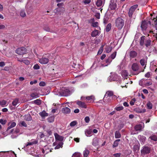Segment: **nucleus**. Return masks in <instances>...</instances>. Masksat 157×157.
I'll list each match as a JSON object with an SVG mask.
<instances>
[{"label": "nucleus", "instance_id": "nucleus-1", "mask_svg": "<svg viewBox=\"0 0 157 157\" xmlns=\"http://www.w3.org/2000/svg\"><path fill=\"white\" fill-rule=\"evenodd\" d=\"M138 6L137 5H135L130 8L128 12V15L131 20L135 19L136 15L135 11Z\"/></svg>", "mask_w": 157, "mask_h": 157}, {"label": "nucleus", "instance_id": "nucleus-2", "mask_svg": "<svg viewBox=\"0 0 157 157\" xmlns=\"http://www.w3.org/2000/svg\"><path fill=\"white\" fill-rule=\"evenodd\" d=\"M140 40V46H142L145 45L146 47H148L150 46L151 41L150 39L147 38L145 36H142Z\"/></svg>", "mask_w": 157, "mask_h": 157}, {"label": "nucleus", "instance_id": "nucleus-3", "mask_svg": "<svg viewBox=\"0 0 157 157\" xmlns=\"http://www.w3.org/2000/svg\"><path fill=\"white\" fill-rule=\"evenodd\" d=\"M124 23V20L121 17H118L115 20V26L119 29H121Z\"/></svg>", "mask_w": 157, "mask_h": 157}, {"label": "nucleus", "instance_id": "nucleus-4", "mask_svg": "<svg viewBox=\"0 0 157 157\" xmlns=\"http://www.w3.org/2000/svg\"><path fill=\"white\" fill-rule=\"evenodd\" d=\"M113 94V93L112 91H107L103 98V101L105 102H108L110 101L111 100V97H112Z\"/></svg>", "mask_w": 157, "mask_h": 157}, {"label": "nucleus", "instance_id": "nucleus-5", "mask_svg": "<svg viewBox=\"0 0 157 157\" xmlns=\"http://www.w3.org/2000/svg\"><path fill=\"white\" fill-rule=\"evenodd\" d=\"M129 145L131 148L133 146V148L134 151H138L139 149L138 142L137 140H132L129 143Z\"/></svg>", "mask_w": 157, "mask_h": 157}, {"label": "nucleus", "instance_id": "nucleus-6", "mask_svg": "<svg viewBox=\"0 0 157 157\" xmlns=\"http://www.w3.org/2000/svg\"><path fill=\"white\" fill-rule=\"evenodd\" d=\"M26 49L24 47L18 48L15 50V52L19 55H22L26 53Z\"/></svg>", "mask_w": 157, "mask_h": 157}, {"label": "nucleus", "instance_id": "nucleus-7", "mask_svg": "<svg viewBox=\"0 0 157 157\" xmlns=\"http://www.w3.org/2000/svg\"><path fill=\"white\" fill-rule=\"evenodd\" d=\"M117 0H111L109 6V8L112 10H115L117 7Z\"/></svg>", "mask_w": 157, "mask_h": 157}, {"label": "nucleus", "instance_id": "nucleus-8", "mask_svg": "<svg viewBox=\"0 0 157 157\" xmlns=\"http://www.w3.org/2000/svg\"><path fill=\"white\" fill-rule=\"evenodd\" d=\"M150 148L149 147L144 146L141 150V153L143 155L149 154L150 152Z\"/></svg>", "mask_w": 157, "mask_h": 157}, {"label": "nucleus", "instance_id": "nucleus-9", "mask_svg": "<svg viewBox=\"0 0 157 157\" xmlns=\"http://www.w3.org/2000/svg\"><path fill=\"white\" fill-rule=\"evenodd\" d=\"M39 62L42 64H46L49 61L48 58H45L44 56H43L39 60Z\"/></svg>", "mask_w": 157, "mask_h": 157}, {"label": "nucleus", "instance_id": "nucleus-10", "mask_svg": "<svg viewBox=\"0 0 157 157\" xmlns=\"http://www.w3.org/2000/svg\"><path fill=\"white\" fill-rule=\"evenodd\" d=\"M118 77L117 74L114 73L109 76L108 78V80L110 81H114L117 80Z\"/></svg>", "mask_w": 157, "mask_h": 157}, {"label": "nucleus", "instance_id": "nucleus-11", "mask_svg": "<svg viewBox=\"0 0 157 157\" xmlns=\"http://www.w3.org/2000/svg\"><path fill=\"white\" fill-rule=\"evenodd\" d=\"M76 104L80 107L82 108H86L87 107L85 103L81 101H78L76 102Z\"/></svg>", "mask_w": 157, "mask_h": 157}, {"label": "nucleus", "instance_id": "nucleus-12", "mask_svg": "<svg viewBox=\"0 0 157 157\" xmlns=\"http://www.w3.org/2000/svg\"><path fill=\"white\" fill-rule=\"evenodd\" d=\"M55 139L56 140H59L60 141H62L63 140L64 137L59 135L57 133H55L54 134Z\"/></svg>", "mask_w": 157, "mask_h": 157}, {"label": "nucleus", "instance_id": "nucleus-13", "mask_svg": "<svg viewBox=\"0 0 157 157\" xmlns=\"http://www.w3.org/2000/svg\"><path fill=\"white\" fill-rule=\"evenodd\" d=\"M62 93L63 95L65 96H67L71 94L70 91L67 89H64L63 90Z\"/></svg>", "mask_w": 157, "mask_h": 157}, {"label": "nucleus", "instance_id": "nucleus-14", "mask_svg": "<svg viewBox=\"0 0 157 157\" xmlns=\"http://www.w3.org/2000/svg\"><path fill=\"white\" fill-rule=\"evenodd\" d=\"M62 112L64 114H68L70 113L71 110L68 107H64L62 109Z\"/></svg>", "mask_w": 157, "mask_h": 157}, {"label": "nucleus", "instance_id": "nucleus-15", "mask_svg": "<svg viewBox=\"0 0 157 157\" xmlns=\"http://www.w3.org/2000/svg\"><path fill=\"white\" fill-rule=\"evenodd\" d=\"M137 55V53L135 51H131L129 52V56L131 58H134Z\"/></svg>", "mask_w": 157, "mask_h": 157}, {"label": "nucleus", "instance_id": "nucleus-16", "mask_svg": "<svg viewBox=\"0 0 157 157\" xmlns=\"http://www.w3.org/2000/svg\"><path fill=\"white\" fill-rule=\"evenodd\" d=\"M139 67L138 64L136 63H134L132 66V69L134 71H136L139 69Z\"/></svg>", "mask_w": 157, "mask_h": 157}, {"label": "nucleus", "instance_id": "nucleus-17", "mask_svg": "<svg viewBox=\"0 0 157 157\" xmlns=\"http://www.w3.org/2000/svg\"><path fill=\"white\" fill-rule=\"evenodd\" d=\"M98 140L97 137L94 138L92 141V144L93 145L96 146L98 145Z\"/></svg>", "mask_w": 157, "mask_h": 157}, {"label": "nucleus", "instance_id": "nucleus-18", "mask_svg": "<svg viewBox=\"0 0 157 157\" xmlns=\"http://www.w3.org/2000/svg\"><path fill=\"white\" fill-rule=\"evenodd\" d=\"M138 138L141 143L143 144H144L146 139V138L145 136L139 135L138 136Z\"/></svg>", "mask_w": 157, "mask_h": 157}, {"label": "nucleus", "instance_id": "nucleus-19", "mask_svg": "<svg viewBox=\"0 0 157 157\" xmlns=\"http://www.w3.org/2000/svg\"><path fill=\"white\" fill-rule=\"evenodd\" d=\"M141 27L143 30H145L147 28V25L145 21L142 22L141 25Z\"/></svg>", "mask_w": 157, "mask_h": 157}, {"label": "nucleus", "instance_id": "nucleus-20", "mask_svg": "<svg viewBox=\"0 0 157 157\" xmlns=\"http://www.w3.org/2000/svg\"><path fill=\"white\" fill-rule=\"evenodd\" d=\"M99 32L97 30H94L91 34V36L92 37H95L97 36L98 35Z\"/></svg>", "mask_w": 157, "mask_h": 157}, {"label": "nucleus", "instance_id": "nucleus-21", "mask_svg": "<svg viewBox=\"0 0 157 157\" xmlns=\"http://www.w3.org/2000/svg\"><path fill=\"white\" fill-rule=\"evenodd\" d=\"M46 147H44V148L42 149L41 151L43 153L47 154L49 152H51V151L49 148H48V151H46Z\"/></svg>", "mask_w": 157, "mask_h": 157}, {"label": "nucleus", "instance_id": "nucleus-22", "mask_svg": "<svg viewBox=\"0 0 157 157\" xmlns=\"http://www.w3.org/2000/svg\"><path fill=\"white\" fill-rule=\"evenodd\" d=\"M39 115L42 117H47L48 116V114L46 113L45 111L44 110L42 112H40Z\"/></svg>", "mask_w": 157, "mask_h": 157}, {"label": "nucleus", "instance_id": "nucleus-23", "mask_svg": "<svg viewBox=\"0 0 157 157\" xmlns=\"http://www.w3.org/2000/svg\"><path fill=\"white\" fill-rule=\"evenodd\" d=\"M63 143L62 142H60L57 144V145L55 147V149H58L60 148H62Z\"/></svg>", "mask_w": 157, "mask_h": 157}, {"label": "nucleus", "instance_id": "nucleus-24", "mask_svg": "<svg viewBox=\"0 0 157 157\" xmlns=\"http://www.w3.org/2000/svg\"><path fill=\"white\" fill-rule=\"evenodd\" d=\"M149 139L151 140L156 141H157V136L154 135H152L150 136Z\"/></svg>", "mask_w": 157, "mask_h": 157}, {"label": "nucleus", "instance_id": "nucleus-25", "mask_svg": "<svg viewBox=\"0 0 157 157\" xmlns=\"http://www.w3.org/2000/svg\"><path fill=\"white\" fill-rule=\"evenodd\" d=\"M103 2L101 0H98L96 3V4L98 7H100L102 6Z\"/></svg>", "mask_w": 157, "mask_h": 157}, {"label": "nucleus", "instance_id": "nucleus-26", "mask_svg": "<svg viewBox=\"0 0 157 157\" xmlns=\"http://www.w3.org/2000/svg\"><path fill=\"white\" fill-rule=\"evenodd\" d=\"M121 75L122 77H126L128 76V73L127 71L123 70L122 72Z\"/></svg>", "mask_w": 157, "mask_h": 157}, {"label": "nucleus", "instance_id": "nucleus-27", "mask_svg": "<svg viewBox=\"0 0 157 157\" xmlns=\"http://www.w3.org/2000/svg\"><path fill=\"white\" fill-rule=\"evenodd\" d=\"M19 124L21 127H27V124L24 121H21L19 122Z\"/></svg>", "mask_w": 157, "mask_h": 157}, {"label": "nucleus", "instance_id": "nucleus-28", "mask_svg": "<svg viewBox=\"0 0 157 157\" xmlns=\"http://www.w3.org/2000/svg\"><path fill=\"white\" fill-rule=\"evenodd\" d=\"M16 123L15 122H13L12 123H11V124L7 128V130H8L11 128L14 127L16 125Z\"/></svg>", "mask_w": 157, "mask_h": 157}, {"label": "nucleus", "instance_id": "nucleus-29", "mask_svg": "<svg viewBox=\"0 0 157 157\" xmlns=\"http://www.w3.org/2000/svg\"><path fill=\"white\" fill-rule=\"evenodd\" d=\"M142 127L141 125H137L135 127V129L136 131H140L142 129Z\"/></svg>", "mask_w": 157, "mask_h": 157}, {"label": "nucleus", "instance_id": "nucleus-30", "mask_svg": "<svg viewBox=\"0 0 157 157\" xmlns=\"http://www.w3.org/2000/svg\"><path fill=\"white\" fill-rule=\"evenodd\" d=\"M115 136L116 138H119L121 137V134L118 131H116L115 132Z\"/></svg>", "mask_w": 157, "mask_h": 157}, {"label": "nucleus", "instance_id": "nucleus-31", "mask_svg": "<svg viewBox=\"0 0 157 157\" xmlns=\"http://www.w3.org/2000/svg\"><path fill=\"white\" fill-rule=\"evenodd\" d=\"M31 97L33 98H36L39 97V94L36 93H33L31 94Z\"/></svg>", "mask_w": 157, "mask_h": 157}, {"label": "nucleus", "instance_id": "nucleus-32", "mask_svg": "<svg viewBox=\"0 0 157 157\" xmlns=\"http://www.w3.org/2000/svg\"><path fill=\"white\" fill-rule=\"evenodd\" d=\"M94 97L93 95H91L89 96H87L86 97V99L88 101H90L91 100H94Z\"/></svg>", "mask_w": 157, "mask_h": 157}, {"label": "nucleus", "instance_id": "nucleus-33", "mask_svg": "<svg viewBox=\"0 0 157 157\" xmlns=\"http://www.w3.org/2000/svg\"><path fill=\"white\" fill-rule=\"evenodd\" d=\"M92 131L90 130H86L85 132V133L87 136H90L92 134Z\"/></svg>", "mask_w": 157, "mask_h": 157}, {"label": "nucleus", "instance_id": "nucleus-34", "mask_svg": "<svg viewBox=\"0 0 157 157\" xmlns=\"http://www.w3.org/2000/svg\"><path fill=\"white\" fill-rule=\"evenodd\" d=\"M89 153V151L88 150L86 149L83 151V154L84 157H87Z\"/></svg>", "mask_w": 157, "mask_h": 157}, {"label": "nucleus", "instance_id": "nucleus-35", "mask_svg": "<svg viewBox=\"0 0 157 157\" xmlns=\"http://www.w3.org/2000/svg\"><path fill=\"white\" fill-rule=\"evenodd\" d=\"M111 28V25L110 23L108 24L105 30L106 32H109L110 31Z\"/></svg>", "mask_w": 157, "mask_h": 157}, {"label": "nucleus", "instance_id": "nucleus-36", "mask_svg": "<svg viewBox=\"0 0 157 157\" xmlns=\"http://www.w3.org/2000/svg\"><path fill=\"white\" fill-rule=\"evenodd\" d=\"M112 60L109 57L106 60V63H107V65H105V66H107L109 65L112 61Z\"/></svg>", "mask_w": 157, "mask_h": 157}, {"label": "nucleus", "instance_id": "nucleus-37", "mask_svg": "<svg viewBox=\"0 0 157 157\" xmlns=\"http://www.w3.org/2000/svg\"><path fill=\"white\" fill-rule=\"evenodd\" d=\"M81 155V154L79 152H75L74 153L72 157H80Z\"/></svg>", "mask_w": 157, "mask_h": 157}, {"label": "nucleus", "instance_id": "nucleus-38", "mask_svg": "<svg viewBox=\"0 0 157 157\" xmlns=\"http://www.w3.org/2000/svg\"><path fill=\"white\" fill-rule=\"evenodd\" d=\"M117 54V52H115L112 53L109 57L112 60L114 59L116 57Z\"/></svg>", "mask_w": 157, "mask_h": 157}, {"label": "nucleus", "instance_id": "nucleus-39", "mask_svg": "<svg viewBox=\"0 0 157 157\" xmlns=\"http://www.w3.org/2000/svg\"><path fill=\"white\" fill-rule=\"evenodd\" d=\"M33 103L37 105H40L41 104V101L40 99H37L33 101Z\"/></svg>", "mask_w": 157, "mask_h": 157}, {"label": "nucleus", "instance_id": "nucleus-40", "mask_svg": "<svg viewBox=\"0 0 157 157\" xmlns=\"http://www.w3.org/2000/svg\"><path fill=\"white\" fill-rule=\"evenodd\" d=\"M18 102V99L17 98L15 99L12 102V105L14 106H15Z\"/></svg>", "mask_w": 157, "mask_h": 157}, {"label": "nucleus", "instance_id": "nucleus-41", "mask_svg": "<svg viewBox=\"0 0 157 157\" xmlns=\"http://www.w3.org/2000/svg\"><path fill=\"white\" fill-rule=\"evenodd\" d=\"M147 108L149 109H151L152 108V105L151 103L149 102L147 104Z\"/></svg>", "mask_w": 157, "mask_h": 157}, {"label": "nucleus", "instance_id": "nucleus-42", "mask_svg": "<svg viewBox=\"0 0 157 157\" xmlns=\"http://www.w3.org/2000/svg\"><path fill=\"white\" fill-rule=\"evenodd\" d=\"M146 63V61L144 59H142L140 61V64L143 66L145 65Z\"/></svg>", "mask_w": 157, "mask_h": 157}, {"label": "nucleus", "instance_id": "nucleus-43", "mask_svg": "<svg viewBox=\"0 0 157 157\" xmlns=\"http://www.w3.org/2000/svg\"><path fill=\"white\" fill-rule=\"evenodd\" d=\"M7 102L5 100H3L2 101H1L0 102V104L2 106H6V105Z\"/></svg>", "mask_w": 157, "mask_h": 157}, {"label": "nucleus", "instance_id": "nucleus-44", "mask_svg": "<svg viewBox=\"0 0 157 157\" xmlns=\"http://www.w3.org/2000/svg\"><path fill=\"white\" fill-rule=\"evenodd\" d=\"M20 14L21 16L24 17L26 16V13L24 10H21V11Z\"/></svg>", "mask_w": 157, "mask_h": 157}, {"label": "nucleus", "instance_id": "nucleus-45", "mask_svg": "<svg viewBox=\"0 0 157 157\" xmlns=\"http://www.w3.org/2000/svg\"><path fill=\"white\" fill-rule=\"evenodd\" d=\"M115 109L116 110L119 111L123 110L124 109V107L122 106L117 107L115 108Z\"/></svg>", "mask_w": 157, "mask_h": 157}, {"label": "nucleus", "instance_id": "nucleus-46", "mask_svg": "<svg viewBox=\"0 0 157 157\" xmlns=\"http://www.w3.org/2000/svg\"><path fill=\"white\" fill-rule=\"evenodd\" d=\"M77 124V122L75 121H74L71 122L70 123V125L71 127H73L75 125Z\"/></svg>", "mask_w": 157, "mask_h": 157}, {"label": "nucleus", "instance_id": "nucleus-47", "mask_svg": "<svg viewBox=\"0 0 157 157\" xmlns=\"http://www.w3.org/2000/svg\"><path fill=\"white\" fill-rule=\"evenodd\" d=\"M63 6V4L62 3H58L57 4V6L59 7V8H58L56 9L57 10H59L60 8L62 7Z\"/></svg>", "mask_w": 157, "mask_h": 157}, {"label": "nucleus", "instance_id": "nucleus-48", "mask_svg": "<svg viewBox=\"0 0 157 157\" xmlns=\"http://www.w3.org/2000/svg\"><path fill=\"white\" fill-rule=\"evenodd\" d=\"M98 23L97 22H94L92 23V26L94 27H96L98 26Z\"/></svg>", "mask_w": 157, "mask_h": 157}, {"label": "nucleus", "instance_id": "nucleus-49", "mask_svg": "<svg viewBox=\"0 0 157 157\" xmlns=\"http://www.w3.org/2000/svg\"><path fill=\"white\" fill-rule=\"evenodd\" d=\"M112 48L109 47H108L106 49V52L107 53H109L112 50Z\"/></svg>", "mask_w": 157, "mask_h": 157}, {"label": "nucleus", "instance_id": "nucleus-50", "mask_svg": "<svg viewBox=\"0 0 157 157\" xmlns=\"http://www.w3.org/2000/svg\"><path fill=\"white\" fill-rule=\"evenodd\" d=\"M44 29L45 31H47V32H52V31L51 30L50 28L48 27V26L45 27L44 28Z\"/></svg>", "mask_w": 157, "mask_h": 157}, {"label": "nucleus", "instance_id": "nucleus-51", "mask_svg": "<svg viewBox=\"0 0 157 157\" xmlns=\"http://www.w3.org/2000/svg\"><path fill=\"white\" fill-rule=\"evenodd\" d=\"M40 68V66L37 64H35L33 67V69L35 70L38 69Z\"/></svg>", "mask_w": 157, "mask_h": 157}, {"label": "nucleus", "instance_id": "nucleus-52", "mask_svg": "<svg viewBox=\"0 0 157 157\" xmlns=\"http://www.w3.org/2000/svg\"><path fill=\"white\" fill-rule=\"evenodd\" d=\"M108 19V18L107 17H104V23L105 24H106L107 23Z\"/></svg>", "mask_w": 157, "mask_h": 157}, {"label": "nucleus", "instance_id": "nucleus-53", "mask_svg": "<svg viewBox=\"0 0 157 157\" xmlns=\"http://www.w3.org/2000/svg\"><path fill=\"white\" fill-rule=\"evenodd\" d=\"M56 76H58V78L61 77L62 76V75L60 72H59L56 74Z\"/></svg>", "mask_w": 157, "mask_h": 157}, {"label": "nucleus", "instance_id": "nucleus-54", "mask_svg": "<svg viewBox=\"0 0 157 157\" xmlns=\"http://www.w3.org/2000/svg\"><path fill=\"white\" fill-rule=\"evenodd\" d=\"M118 143L116 141H115L113 143V147H117L118 145Z\"/></svg>", "mask_w": 157, "mask_h": 157}, {"label": "nucleus", "instance_id": "nucleus-55", "mask_svg": "<svg viewBox=\"0 0 157 157\" xmlns=\"http://www.w3.org/2000/svg\"><path fill=\"white\" fill-rule=\"evenodd\" d=\"M22 62L27 65H28L29 63V62L28 60H22Z\"/></svg>", "mask_w": 157, "mask_h": 157}, {"label": "nucleus", "instance_id": "nucleus-56", "mask_svg": "<svg viewBox=\"0 0 157 157\" xmlns=\"http://www.w3.org/2000/svg\"><path fill=\"white\" fill-rule=\"evenodd\" d=\"M84 120L86 123H88L90 121V118L88 117H85Z\"/></svg>", "mask_w": 157, "mask_h": 157}, {"label": "nucleus", "instance_id": "nucleus-57", "mask_svg": "<svg viewBox=\"0 0 157 157\" xmlns=\"http://www.w3.org/2000/svg\"><path fill=\"white\" fill-rule=\"evenodd\" d=\"M154 28L155 29V30H157V20L156 19L155 21H154Z\"/></svg>", "mask_w": 157, "mask_h": 157}, {"label": "nucleus", "instance_id": "nucleus-58", "mask_svg": "<svg viewBox=\"0 0 157 157\" xmlns=\"http://www.w3.org/2000/svg\"><path fill=\"white\" fill-rule=\"evenodd\" d=\"M0 123L2 124H4L6 123V121L1 119H0Z\"/></svg>", "mask_w": 157, "mask_h": 157}, {"label": "nucleus", "instance_id": "nucleus-59", "mask_svg": "<svg viewBox=\"0 0 157 157\" xmlns=\"http://www.w3.org/2000/svg\"><path fill=\"white\" fill-rule=\"evenodd\" d=\"M121 153H117L113 154V155L115 157H120L121 156Z\"/></svg>", "mask_w": 157, "mask_h": 157}, {"label": "nucleus", "instance_id": "nucleus-60", "mask_svg": "<svg viewBox=\"0 0 157 157\" xmlns=\"http://www.w3.org/2000/svg\"><path fill=\"white\" fill-rule=\"evenodd\" d=\"M48 121L49 122H52L53 121V118L52 117H50L48 119Z\"/></svg>", "mask_w": 157, "mask_h": 157}, {"label": "nucleus", "instance_id": "nucleus-61", "mask_svg": "<svg viewBox=\"0 0 157 157\" xmlns=\"http://www.w3.org/2000/svg\"><path fill=\"white\" fill-rule=\"evenodd\" d=\"M45 83L44 82H41L39 83V85L40 86H45Z\"/></svg>", "mask_w": 157, "mask_h": 157}, {"label": "nucleus", "instance_id": "nucleus-62", "mask_svg": "<svg viewBox=\"0 0 157 157\" xmlns=\"http://www.w3.org/2000/svg\"><path fill=\"white\" fill-rule=\"evenodd\" d=\"M91 2L90 0H85L84 2V3L85 4H88L89 3Z\"/></svg>", "mask_w": 157, "mask_h": 157}, {"label": "nucleus", "instance_id": "nucleus-63", "mask_svg": "<svg viewBox=\"0 0 157 157\" xmlns=\"http://www.w3.org/2000/svg\"><path fill=\"white\" fill-rule=\"evenodd\" d=\"M37 81L36 80H35L33 81H32L30 82V84L31 85H33V84H36L37 83Z\"/></svg>", "mask_w": 157, "mask_h": 157}, {"label": "nucleus", "instance_id": "nucleus-64", "mask_svg": "<svg viewBox=\"0 0 157 157\" xmlns=\"http://www.w3.org/2000/svg\"><path fill=\"white\" fill-rule=\"evenodd\" d=\"M151 75L150 73L149 72H147L145 75V77L147 78H149Z\"/></svg>", "mask_w": 157, "mask_h": 157}]
</instances>
